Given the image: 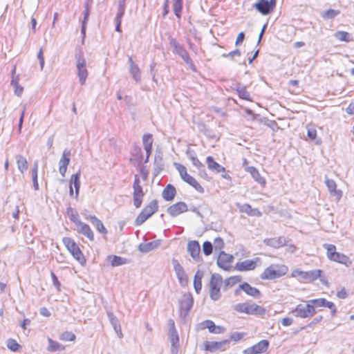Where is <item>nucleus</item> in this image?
I'll list each match as a JSON object with an SVG mask.
<instances>
[{"instance_id":"09e8293b","label":"nucleus","mask_w":354,"mask_h":354,"mask_svg":"<svg viewBox=\"0 0 354 354\" xmlns=\"http://www.w3.org/2000/svg\"><path fill=\"white\" fill-rule=\"evenodd\" d=\"M127 0H118V12L115 17H123L126 9Z\"/></svg>"},{"instance_id":"f257e3e1","label":"nucleus","mask_w":354,"mask_h":354,"mask_svg":"<svg viewBox=\"0 0 354 354\" xmlns=\"http://www.w3.org/2000/svg\"><path fill=\"white\" fill-rule=\"evenodd\" d=\"M321 270H313L310 271H302L299 269L294 270L292 272V277L297 278L299 281L303 283L313 282L319 278L324 286H328V283L326 277L323 276Z\"/></svg>"},{"instance_id":"052dcab7","label":"nucleus","mask_w":354,"mask_h":354,"mask_svg":"<svg viewBox=\"0 0 354 354\" xmlns=\"http://www.w3.org/2000/svg\"><path fill=\"white\" fill-rule=\"evenodd\" d=\"M214 243L215 250H221L224 245L223 240L220 237L216 238Z\"/></svg>"},{"instance_id":"2eb2a0df","label":"nucleus","mask_w":354,"mask_h":354,"mask_svg":"<svg viewBox=\"0 0 354 354\" xmlns=\"http://www.w3.org/2000/svg\"><path fill=\"white\" fill-rule=\"evenodd\" d=\"M268 346L269 342L268 340H261L252 346L245 349L243 353V354H261L265 353L268 350Z\"/></svg>"},{"instance_id":"a211bd4d","label":"nucleus","mask_w":354,"mask_h":354,"mask_svg":"<svg viewBox=\"0 0 354 354\" xmlns=\"http://www.w3.org/2000/svg\"><path fill=\"white\" fill-rule=\"evenodd\" d=\"M232 260V255L221 252L217 259V265L223 270H228Z\"/></svg>"},{"instance_id":"bf43d9fd","label":"nucleus","mask_w":354,"mask_h":354,"mask_svg":"<svg viewBox=\"0 0 354 354\" xmlns=\"http://www.w3.org/2000/svg\"><path fill=\"white\" fill-rule=\"evenodd\" d=\"M245 333H234L230 335V339L234 342H238L243 338Z\"/></svg>"},{"instance_id":"dca6fc26","label":"nucleus","mask_w":354,"mask_h":354,"mask_svg":"<svg viewBox=\"0 0 354 354\" xmlns=\"http://www.w3.org/2000/svg\"><path fill=\"white\" fill-rule=\"evenodd\" d=\"M71 151L66 149L64 150L62 157L59 161V171L64 177L67 171L68 165L71 160Z\"/></svg>"},{"instance_id":"6e6d98bb","label":"nucleus","mask_w":354,"mask_h":354,"mask_svg":"<svg viewBox=\"0 0 354 354\" xmlns=\"http://www.w3.org/2000/svg\"><path fill=\"white\" fill-rule=\"evenodd\" d=\"M176 169L179 171L182 179L184 180L185 178H186V177L189 175L187 172L186 167L180 164H176Z\"/></svg>"},{"instance_id":"e2e57ef3","label":"nucleus","mask_w":354,"mask_h":354,"mask_svg":"<svg viewBox=\"0 0 354 354\" xmlns=\"http://www.w3.org/2000/svg\"><path fill=\"white\" fill-rule=\"evenodd\" d=\"M37 58L39 61V65H40V68H41V70H43L44 68V55H43V50L42 48H41L37 54Z\"/></svg>"},{"instance_id":"7ed1b4c3","label":"nucleus","mask_w":354,"mask_h":354,"mask_svg":"<svg viewBox=\"0 0 354 354\" xmlns=\"http://www.w3.org/2000/svg\"><path fill=\"white\" fill-rule=\"evenodd\" d=\"M169 41L170 46L172 48V52L179 55L193 71H196V66L184 46L173 37H169Z\"/></svg>"},{"instance_id":"20e7f679","label":"nucleus","mask_w":354,"mask_h":354,"mask_svg":"<svg viewBox=\"0 0 354 354\" xmlns=\"http://www.w3.org/2000/svg\"><path fill=\"white\" fill-rule=\"evenodd\" d=\"M62 241L67 250L73 255V257L81 265H84L86 263V259L84 258L83 253L82 252L77 244L74 241V240L69 237H64L63 238Z\"/></svg>"},{"instance_id":"f704fd0d","label":"nucleus","mask_w":354,"mask_h":354,"mask_svg":"<svg viewBox=\"0 0 354 354\" xmlns=\"http://www.w3.org/2000/svg\"><path fill=\"white\" fill-rule=\"evenodd\" d=\"M48 351L50 352H55L57 351H62L65 348L64 346L59 344L58 342L53 340L51 338H48Z\"/></svg>"},{"instance_id":"338daca9","label":"nucleus","mask_w":354,"mask_h":354,"mask_svg":"<svg viewBox=\"0 0 354 354\" xmlns=\"http://www.w3.org/2000/svg\"><path fill=\"white\" fill-rule=\"evenodd\" d=\"M122 17H115V31L118 32H121V23H122Z\"/></svg>"},{"instance_id":"cd10ccee","label":"nucleus","mask_w":354,"mask_h":354,"mask_svg":"<svg viewBox=\"0 0 354 354\" xmlns=\"http://www.w3.org/2000/svg\"><path fill=\"white\" fill-rule=\"evenodd\" d=\"M176 194V188L171 184H169L166 186V187L163 189L162 195L163 198L166 201H172Z\"/></svg>"},{"instance_id":"603ef678","label":"nucleus","mask_w":354,"mask_h":354,"mask_svg":"<svg viewBox=\"0 0 354 354\" xmlns=\"http://www.w3.org/2000/svg\"><path fill=\"white\" fill-rule=\"evenodd\" d=\"M189 158L193 164L198 169H203L204 165L194 154L189 155Z\"/></svg>"},{"instance_id":"a18cd8bd","label":"nucleus","mask_w":354,"mask_h":354,"mask_svg":"<svg viewBox=\"0 0 354 354\" xmlns=\"http://www.w3.org/2000/svg\"><path fill=\"white\" fill-rule=\"evenodd\" d=\"M204 273L201 270H198L194 276V288H202V278L203 277Z\"/></svg>"},{"instance_id":"4be33fe9","label":"nucleus","mask_w":354,"mask_h":354,"mask_svg":"<svg viewBox=\"0 0 354 354\" xmlns=\"http://www.w3.org/2000/svg\"><path fill=\"white\" fill-rule=\"evenodd\" d=\"M129 72L136 82L141 80L140 70L137 64L134 63L131 57H129Z\"/></svg>"},{"instance_id":"0eeeda50","label":"nucleus","mask_w":354,"mask_h":354,"mask_svg":"<svg viewBox=\"0 0 354 354\" xmlns=\"http://www.w3.org/2000/svg\"><path fill=\"white\" fill-rule=\"evenodd\" d=\"M277 0H259L252 5V8L256 9L263 15L270 14L276 6Z\"/></svg>"},{"instance_id":"c756f323","label":"nucleus","mask_w":354,"mask_h":354,"mask_svg":"<svg viewBox=\"0 0 354 354\" xmlns=\"http://www.w3.org/2000/svg\"><path fill=\"white\" fill-rule=\"evenodd\" d=\"M87 220H89L90 222L96 227L97 230L100 233L106 234L108 231L104 226L102 222L97 218L95 216H89L86 217Z\"/></svg>"},{"instance_id":"79ce46f5","label":"nucleus","mask_w":354,"mask_h":354,"mask_svg":"<svg viewBox=\"0 0 354 354\" xmlns=\"http://www.w3.org/2000/svg\"><path fill=\"white\" fill-rule=\"evenodd\" d=\"M17 162L18 169L21 173H24L28 169V162L26 158L21 156H17Z\"/></svg>"},{"instance_id":"5fc2aeb1","label":"nucleus","mask_w":354,"mask_h":354,"mask_svg":"<svg viewBox=\"0 0 354 354\" xmlns=\"http://www.w3.org/2000/svg\"><path fill=\"white\" fill-rule=\"evenodd\" d=\"M11 84L13 85L15 88V93L17 96H20L24 91V88L19 85L18 82L16 80L12 79L11 81Z\"/></svg>"},{"instance_id":"aec40b11","label":"nucleus","mask_w":354,"mask_h":354,"mask_svg":"<svg viewBox=\"0 0 354 354\" xmlns=\"http://www.w3.org/2000/svg\"><path fill=\"white\" fill-rule=\"evenodd\" d=\"M245 171L250 174L252 178L258 183L261 187H264L266 185V179L262 177L259 173V171L254 167H248L245 169Z\"/></svg>"},{"instance_id":"58836bf2","label":"nucleus","mask_w":354,"mask_h":354,"mask_svg":"<svg viewBox=\"0 0 354 354\" xmlns=\"http://www.w3.org/2000/svg\"><path fill=\"white\" fill-rule=\"evenodd\" d=\"M59 339L62 342H74L76 339V335L71 331H64L59 335Z\"/></svg>"},{"instance_id":"2f4dec72","label":"nucleus","mask_w":354,"mask_h":354,"mask_svg":"<svg viewBox=\"0 0 354 354\" xmlns=\"http://www.w3.org/2000/svg\"><path fill=\"white\" fill-rule=\"evenodd\" d=\"M80 174H81V171H80V170H79L77 171V173L71 176V178L70 180V184L71 185H73L74 187H75V198L76 199L78 198L79 192H80Z\"/></svg>"},{"instance_id":"423d86ee","label":"nucleus","mask_w":354,"mask_h":354,"mask_svg":"<svg viewBox=\"0 0 354 354\" xmlns=\"http://www.w3.org/2000/svg\"><path fill=\"white\" fill-rule=\"evenodd\" d=\"M158 208L157 200L151 201L137 216L135 220V225L137 226L142 225L158 210Z\"/></svg>"},{"instance_id":"f8f14e48","label":"nucleus","mask_w":354,"mask_h":354,"mask_svg":"<svg viewBox=\"0 0 354 354\" xmlns=\"http://www.w3.org/2000/svg\"><path fill=\"white\" fill-rule=\"evenodd\" d=\"M228 339H224L220 342L205 341L203 344V350L209 352H216L218 351H224L226 350L225 346L229 344Z\"/></svg>"},{"instance_id":"4c0bfd02","label":"nucleus","mask_w":354,"mask_h":354,"mask_svg":"<svg viewBox=\"0 0 354 354\" xmlns=\"http://www.w3.org/2000/svg\"><path fill=\"white\" fill-rule=\"evenodd\" d=\"M335 37L339 41L348 42L353 41V37L351 34L345 31H337L335 33Z\"/></svg>"},{"instance_id":"5701e85b","label":"nucleus","mask_w":354,"mask_h":354,"mask_svg":"<svg viewBox=\"0 0 354 354\" xmlns=\"http://www.w3.org/2000/svg\"><path fill=\"white\" fill-rule=\"evenodd\" d=\"M206 162L207 165V167L212 171H214L216 174H219L221 172L225 171V168L222 165H219L218 162L214 161V158L212 156H207L206 158Z\"/></svg>"},{"instance_id":"473e14b6","label":"nucleus","mask_w":354,"mask_h":354,"mask_svg":"<svg viewBox=\"0 0 354 354\" xmlns=\"http://www.w3.org/2000/svg\"><path fill=\"white\" fill-rule=\"evenodd\" d=\"M235 90L237 91L240 98L248 101H252L250 93L246 90L245 86H241L239 84H237L236 85Z\"/></svg>"},{"instance_id":"f3484780","label":"nucleus","mask_w":354,"mask_h":354,"mask_svg":"<svg viewBox=\"0 0 354 354\" xmlns=\"http://www.w3.org/2000/svg\"><path fill=\"white\" fill-rule=\"evenodd\" d=\"M188 210L187 205L184 202L176 203L167 208V213L172 217H176Z\"/></svg>"},{"instance_id":"774afa93","label":"nucleus","mask_w":354,"mask_h":354,"mask_svg":"<svg viewBox=\"0 0 354 354\" xmlns=\"http://www.w3.org/2000/svg\"><path fill=\"white\" fill-rule=\"evenodd\" d=\"M293 323V319L291 317H284L281 319V324L283 326H290Z\"/></svg>"},{"instance_id":"9d476101","label":"nucleus","mask_w":354,"mask_h":354,"mask_svg":"<svg viewBox=\"0 0 354 354\" xmlns=\"http://www.w3.org/2000/svg\"><path fill=\"white\" fill-rule=\"evenodd\" d=\"M296 317L307 318L313 317L315 314L313 307L311 306L309 301L306 304H298L292 310Z\"/></svg>"},{"instance_id":"6e6552de","label":"nucleus","mask_w":354,"mask_h":354,"mask_svg":"<svg viewBox=\"0 0 354 354\" xmlns=\"http://www.w3.org/2000/svg\"><path fill=\"white\" fill-rule=\"evenodd\" d=\"M133 189V205L136 208H139L142 205L145 193L140 185V180L138 175H135Z\"/></svg>"},{"instance_id":"bb28decb","label":"nucleus","mask_w":354,"mask_h":354,"mask_svg":"<svg viewBox=\"0 0 354 354\" xmlns=\"http://www.w3.org/2000/svg\"><path fill=\"white\" fill-rule=\"evenodd\" d=\"M160 245V240H155L148 243H141L138 249L142 252H149L156 248H157Z\"/></svg>"},{"instance_id":"37998d69","label":"nucleus","mask_w":354,"mask_h":354,"mask_svg":"<svg viewBox=\"0 0 354 354\" xmlns=\"http://www.w3.org/2000/svg\"><path fill=\"white\" fill-rule=\"evenodd\" d=\"M323 248L326 250V256L330 260L331 258L334 257V254H336V247L335 245L324 243Z\"/></svg>"},{"instance_id":"4d7b16f0","label":"nucleus","mask_w":354,"mask_h":354,"mask_svg":"<svg viewBox=\"0 0 354 354\" xmlns=\"http://www.w3.org/2000/svg\"><path fill=\"white\" fill-rule=\"evenodd\" d=\"M178 341L179 338L177 334H173L171 337V343L172 347L175 349L176 352L178 351Z\"/></svg>"},{"instance_id":"3c124183","label":"nucleus","mask_w":354,"mask_h":354,"mask_svg":"<svg viewBox=\"0 0 354 354\" xmlns=\"http://www.w3.org/2000/svg\"><path fill=\"white\" fill-rule=\"evenodd\" d=\"M7 347L12 351H17L20 348L21 346L17 342L16 340L13 339H9L6 342Z\"/></svg>"},{"instance_id":"69168bd1","label":"nucleus","mask_w":354,"mask_h":354,"mask_svg":"<svg viewBox=\"0 0 354 354\" xmlns=\"http://www.w3.org/2000/svg\"><path fill=\"white\" fill-rule=\"evenodd\" d=\"M241 280L240 277H230L227 280V286H234L237 282H239Z\"/></svg>"},{"instance_id":"0e129e2a","label":"nucleus","mask_w":354,"mask_h":354,"mask_svg":"<svg viewBox=\"0 0 354 354\" xmlns=\"http://www.w3.org/2000/svg\"><path fill=\"white\" fill-rule=\"evenodd\" d=\"M210 297L214 300H217L220 297V289H211Z\"/></svg>"},{"instance_id":"c85d7f7f","label":"nucleus","mask_w":354,"mask_h":354,"mask_svg":"<svg viewBox=\"0 0 354 354\" xmlns=\"http://www.w3.org/2000/svg\"><path fill=\"white\" fill-rule=\"evenodd\" d=\"M176 272L180 285L185 287L188 285V278L182 266L178 264L175 267Z\"/></svg>"},{"instance_id":"13d9d810","label":"nucleus","mask_w":354,"mask_h":354,"mask_svg":"<svg viewBox=\"0 0 354 354\" xmlns=\"http://www.w3.org/2000/svg\"><path fill=\"white\" fill-rule=\"evenodd\" d=\"M245 292L253 297H259L261 295V293L259 290V289H243Z\"/></svg>"},{"instance_id":"9b49d317","label":"nucleus","mask_w":354,"mask_h":354,"mask_svg":"<svg viewBox=\"0 0 354 354\" xmlns=\"http://www.w3.org/2000/svg\"><path fill=\"white\" fill-rule=\"evenodd\" d=\"M235 310L240 313L252 315H262L265 313V309L259 306L248 304H239L235 306Z\"/></svg>"},{"instance_id":"1a4fd4ad","label":"nucleus","mask_w":354,"mask_h":354,"mask_svg":"<svg viewBox=\"0 0 354 354\" xmlns=\"http://www.w3.org/2000/svg\"><path fill=\"white\" fill-rule=\"evenodd\" d=\"M311 306L313 307L314 310H320L321 308H328L331 310V314L334 316L336 314L337 308L334 303L327 301L324 298H319L309 300Z\"/></svg>"},{"instance_id":"ddd939ff","label":"nucleus","mask_w":354,"mask_h":354,"mask_svg":"<svg viewBox=\"0 0 354 354\" xmlns=\"http://www.w3.org/2000/svg\"><path fill=\"white\" fill-rule=\"evenodd\" d=\"M194 303L193 297L190 293L185 294L180 301V316L185 317L191 308H192Z\"/></svg>"},{"instance_id":"72a5a7b5","label":"nucleus","mask_w":354,"mask_h":354,"mask_svg":"<svg viewBox=\"0 0 354 354\" xmlns=\"http://www.w3.org/2000/svg\"><path fill=\"white\" fill-rule=\"evenodd\" d=\"M187 183L193 187L196 191L200 193L204 192L203 187L198 183V181L189 174L183 180Z\"/></svg>"},{"instance_id":"a19ab883","label":"nucleus","mask_w":354,"mask_h":354,"mask_svg":"<svg viewBox=\"0 0 354 354\" xmlns=\"http://www.w3.org/2000/svg\"><path fill=\"white\" fill-rule=\"evenodd\" d=\"M183 8V0H174L173 10L178 18H180Z\"/></svg>"},{"instance_id":"de8ad7c7","label":"nucleus","mask_w":354,"mask_h":354,"mask_svg":"<svg viewBox=\"0 0 354 354\" xmlns=\"http://www.w3.org/2000/svg\"><path fill=\"white\" fill-rule=\"evenodd\" d=\"M153 142V140L151 133H146L143 135L142 144L144 148L152 147Z\"/></svg>"},{"instance_id":"c03bdc74","label":"nucleus","mask_w":354,"mask_h":354,"mask_svg":"<svg viewBox=\"0 0 354 354\" xmlns=\"http://www.w3.org/2000/svg\"><path fill=\"white\" fill-rule=\"evenodd\" d=\"M340 13L338 10L328 9L322 13V17L325 19H331L335 18Z\"/></svg>"},{"instance_id":"b1692460","label":"nucleus","mask_w":354,"mask_h":354,"mask_svg":"<svg viewBox=\"0 0 354 354\" xmlns=\"http://www.w3.org/2000/svg\"><path fill=\"white\" fill-rule=\"evenodd\" d=\"M187 250L194 259L197 260L199 258L201 248L198 241H189L187 244Z\"/></svg>"},{"instance_id":"680f3d73","label":"nucleus","mask_w":354,"mask_h":354,"mask_svg":"<svg viewBox=\"0 0 354 354\" xmlns=\"http://www.w3.org/2000/svg\"><path fill=\"white\" fill-rule=\"evenodd\" d=\"M307 136L310 140H315L317 136L316 129L313 127L308 128Z\"/></svg>"},{"instance_id":"39448f33","label":"nucleus","mask_w":354,"mask_h":354,"mask_svg":"<svg viewBox=\"0 0 354 354\" xmlns=\"http://www.w3.org/2000/svg\"><path fill=\"white\" fill-rule=\"evenodd\" d=\"M75 59L80 83L82 85H84L88 73L86 69V62L84 56V53L82 50H79V52L75 54Z\"/></svg>"},{"instance_id":"c9c22d12","label":"nucleus","mask_w":354,"mask_h":354,"mask_svg":"<svg viewBox=\"0 0 354 354\" xmlns=\"http://www.w3.org/2000/svg\"><path fill=\"white\" fill-rule=\"evenodd\" d=\"M223 283V279L218 274H213L211 276L209 288H220Z\"/></svg>"},{"instance_id":"393cba45","label":"nucleus","mask_w":354,"mask_h":354,"mask_svg":"<svg viewBox=\"0 0 354 354\" xmlns=\"http://www.w3.org/2000/svg\"><path fill=\"white\" fill-rule=\"evenodd\" d=\"M76 226H77V230L80 233L84 235L86 237H87L91 241H93L94 240L93 232L88 225L84 223L81 221V222L78 223V225Z\"/></svg>"},{"instance_id":"8fccbe9b","label":"nucleus","mask_w":354,"mask_h":354,"mask_svg":"<svg viewBox=\"0 0 354 354\" xmlns=\"http://www.w3.org/2000/svg\"><path fill=\"white\" fill-rule=\"evenodd\" d=\"M109 259L111 261V264L113 266H119L125 263V260L118 256H110Z\"/></svg>"},{"instance_id":"864d4df0","label":"nucleus","mask_w":354,"mask_h":354,"mask_svg":"<svg viewBox=\"0 0 354 354\" xmlns=\"http://www.w3.org/2000/svg\"><path fill=\"white\" fill-rule=\"evenodd\" d=\"M213 246L211 242L205 241L203 245V250L205 255L208 256L212 252Z\"/></svg>"},{"instance_id":"412c9836","label":"nucleus","mask_w":354,"mask_h":354,"mask_svg":"<svg viewBox=\"0 0 354 354\" xmlns=\"http://www.w3.org/2000/svg\"><path fill=\"white\" fill-rule=\"evenodd\" d=\"M266 245L279 248L286 245V240L283 236L265 239L263 241Z\"/></svg>"},{"instance_id":"e433bc0d","label":"nucleus","mask_w":354,"mask_h":354,"mask_svg":"<svg viewBox=\"0 0 354 354\" xmlns=\"http://www.w3.org/2000/svg\"><path fill=\"white\" fill-rule=\"evenodd\" d=\"M66 212L70 220L74 223L75 225H77L78 223L81 222V221L79 219V214L75 209L72 207H68Z\"/></svg>"},{"instance_id":"7c9ffc66","label":"nucleus","mask_w":354,"mask_h":354,"mask_svg":"<svg viewBox=\"0 0 354 354\" xmlns=\"http://www.w3.org/2000/svg\"><path fill=\"white\" fill-rule=\"evenodd\" d=\"M331 261L342 263L346 267H350L352 264V261L350 260L349 257L346 255L337 252L334 254V257L331 258Z\"/></svg>"},{"instance_id":"6ab92c4d","label":"nucleus","mask_w":354,"mask_h":354,"mask_svg":"<svg viewBox=\"0 0 354 354\" xmlns=\"http://www.w3.org/2000/svg\"><path fill=\"white\" fill-rule=\"evenodd\" d=\"M325 184L328 187L330 194L335 196L336 199L339 201L342 196V192L340 189H337V185L335 180L326 177Z\"/></svg>"},{"instance_id":"f03ea898","label":"nucleus","mask_w":354,"mask_h":354,"mask_svg":"<svg viewBox=\"0 0 354 354\" xmlns=\"http://www.w3.org/2000/svg\"><path fill=\"white\" fill-rule=\"evenodd\" d=\"M287 272V266L279 264H272L264 270L260 277L262 279L274 280L285 275Z\"/></svg>"},{"instance_id":"49530a36","label":"nucleus","mask_w":354,"mask_h":354,"mask_svg":"<svg viewBox=\"0 0 354 354\" xmlns=\"http://www.w3.org/2000/svg\"><path fill=\"white\" fill-rule=\"evenodd\" d=\"M155 170L158 172L163 169L162 157L160 153H156L154 158Z\"/></svg>"},{"instance_id":"a878e982","label":"nucleus","mask_w":354,"mask_h":354,"mask_svg":"<svg viewBox=\"0 0 354 354\" xmlns=\"http://www.w3.org/2000/svg\"><path fill=\"white\" fill-rule=\"evenodd\" d=\"M205 328H207L211 333L220 334L225 331V328L221 326H216L213 321L205 320L203 322Z\"/></svg>"},{"instance_id":"ea45409f","label":"nucleus","mask_w":354,"mask_h":354,"mask_svg":"<svg viewBox=\"0 0 354 354\" xmlns=\"http://www.w3.org/2000/svg\"><path fill=\"white\" fill-rule=\"evenodd\" d=\"M240 211L242 212H245L249 216H254L256 215L255 213L253 212H258V216H261V213L257 209H252V207L248 204H243L241 208Z\"/></svg>"},{"instance_id":"4468645a","label":"nucleus","mask_w":354,"mask_h":354,"mask_svg":"<svg viewBox=\"0 0 354 354\" xmlns=\"http://www.w3.org/2000/svg\"><path fill=\"white\" fill-rule=\"evenodd\" d=\"M261 264V260L259 257L253 259H247L243 261L237 262L235 268L239 271H248L254 270L258 265Z\"/></svg>"}]
</instances>
